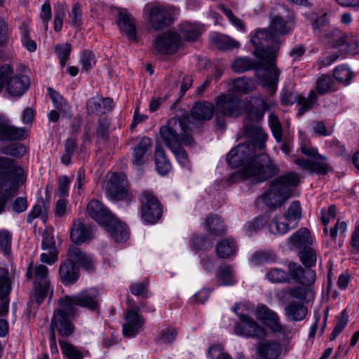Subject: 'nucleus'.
I'll use <instances>...</instances> for the list:
<instances>
[{
  "instance_id": "14",
  "label": "nucleus",
  "mask_w": 359,
  "mask_h": 359,
  "mask_svg": "<svg viewBox=\"0 0 359 359\" xmlns=\"http://www.w3.org/2000/svg\"><path fill=\"white\" fill-rule=\"evenodd\" d=\"M294 163L311 174H316L318 175H325L330 170L328 158L321 154L310 160L303 158H295Z\"/></svg>"
},
{
  "instance_id": "43",
  "label": "nucleus",
  "mask_w": 359,
  "mask_h": 359,
  "mask_svg": "<svg viewBox=\"0 0 359 359\" xmlns=\"http://www.w3.org/2000/svg\"><path fill=\"white\" fill-rule=\"evenodd\" d=\"M327 42L333 48H339L346 43L347 35L340 30L334 29L327 34Z\"/></svg>"
},
{
  "instance_id": "53",
  "label": "nucleus",
  "mask_w": 359,
  "mask_h": 359,
  "mask_svg": "<svg viewBox=\"0 0 359 359\" xmlns=\"http://www.w3.org/2000/svg\"><path fill=\"white\" fill-rule=\"evenodd\" d=\"M269 125L276 140L278 142H280L282 139V126L276 115L273 114L269 115Z\"/></svg>"
},
{
  "instance_id": "59",
  "label": "nucleus",
  "mask_w": 359,
  "mask_h": 359,
  "mask_svg": "<svg viewBox=\"0 0 359 359\" xmlns=\"http://www.w3.org/2000/svg\"><path fill=\"white\" fill-rule=\"evenodd\" d=\"M334 78L341 83H349L352 79V72L346 66L337 67L334 71Z\"/></svg>"
},
{
  "instance_id": "42",
  "label": "nucleus",
  "mask_w": 359,
  "mask_h": 359,
  "mask_svg": "<svg viewBox=\"0 0 359 359\" xmlns=\"http://www.w3.org/2000/svg\"><path fill=\"white\" fill-rule=\"evenodd\" d=\"M11 291V282L7 270L0 268V299L4 300Z\"/></svg>"
},
{
  "instance_id": "50",
  "label": "nucleus",
  "mask_w": 359,
  "mask_h": 359,
  "mask_svg": "<svg viewBox=\"0 0 359 359\" xmlns=\"http://www.w3.org/2000/svg\"><path fill=\"white\" fill-rule=\"evenodd\" d=\"M251 260L255 265H261L265 263L275 262L276 256L271 252L258 251L253 254Z\"/></svg>"
},
{
  "instance_id": "60",
  "label": "nucleus",
  "mask_w": 359,
  "mask_h": 359,
  "mask_svg": "<svg viewBox=\"0 0 359 359\" xmlns=\"http://www.w3.org/2000/svg\"><path fill=\"white\" fill-rule=\"evenodd\" d=\"M52 18L51 8L49 0H46L43 4L41 7V13L39 18L43 24V28L45 32L48 29V22Z\"/></svg>"
},
{
  "instance_id": "24",
  "label": "nucleus",
  "mask_w": 359,
  "mask_h": 359,
  "mask_svg": "<svg viewBox=\"0 0 359 359\" xmlns=\"http://www.w3.org/2000/svg\"><path fill=\"white\" fill-rule=\"evenodd\" d=\"M152 146V141L149 137H143L133 151V163L140 166L147 162V156Z\"/></svg>"
},
{
  "instance_id": "26",
  "label": "nucleus",
  "mask_w": 359,
  "mask_h": 359,
  "mask_svg": "<svg viewBox=\"0 0 359 359\" xmlns=\"http://www.w3.org/2000/svg\"><path fill=\"white\" fill-rule=\"evenodd\" d=\"M59 276L63 284L72 285L79 279V269L74 263L66 259L60 266Z\"/></svg>"
},
{
  "instance_id": "11",
  "label": "nucleus",
  "mask_w": 359,
  "mask_h": 359,
  "mask_svg": "<svg viewBox=\"0 0 359 359\" xmlns=\"http://www.w3.org/2000/svg\"><path fill=\"white\" fill-rule=\"evenodd\" d=\"M141 215L142 219L148 224H154L161 217L162 205L157 197L151 191L142 192L141 198Z\"/></svg>"
},
{
  "instance_id": "12",
  "label": "nucleus",
  "mask_w": 359,
  "mask_h": 359,
  "mask_svg": "<svg viewBox=\"0 0 359 359\" xmlns=\"http://www.w3.org/2000/svg\"><path fill=\"white\" fill-rule=\"evenodd\" d=\"M105 190L108 197L111 200L130 201L133 198L128 187V181L125 175L122 173H114L106 182Z\"/></svg>"
},
{
  "instance_id": "13",
  "label": "nucleus",
  "mask_w": 359,
  "mask_h": 359,
  "mask_svg": "<svg viewBox=\"0 0 359 359\" xmlns=\"http://www.w3.org/2000/svg\"><path fill=\"white\" fill-rule=\"evenodd\" d=\"M149 21L155 30L168 27L174 21L173 10L165 6H152L149 9Z\"/></svg>"
},
{
  "instance_id": "35",
  "label": "nucleus",
  "mask_w": 359,
  "mask_h": 359,
  "mask_svg": "<svg viewBox=\"0 0 359 359\" xmlns=\"http://www.w3.org/2000/svg\"><path fill=\"white\" fill-rule=\"evenodd\" d=\"M48 92L55 107L65 116L71 117L72 116L71 106L53 88L49 87Z\"/></svg>"
},
{
  "instance_id": "27",
  "label": "nucleus",
  "mask_w": 359,
  "mask_h": 359,
  "mask_svg": "<svg viewBox=\"0 0 359 359\" xmlns=\"http://www.w3.org/2000/svg\"><path fill=\"white\" fill-rule=\"evenodd\" d=\"M215 107L208 101H199L194 104L191 114L194 118L199 121H209L212 118Z\"/></svg>"
},
{
  "instance_id": "17",
  "label": "nucleus",
  "mask_w": 359,
  "mask_h": 359,
  "mask_svg": "<svg viewBox=\"0 0 359 359\" xmlns=\"http://www.w3.org/2000/svg\"><path fill=\"white\" fill-rule=\"evenodd\" d=\"M116 22L121 32L130 41L136 40V27L135 20L126 9H116Z\"/></svg>"
},
{
  "instance_id": "54",
  "label": "nucleus",
  "mask_w": 359,
  "mask_h": 359,
  "mask_svg": "<svg viewBox=\"0 0 359 359\" xmlns=\"http://www.w3.org/2000/svg\"><path fill=\"white\" fill-rule=\"evenodd\" d=\"M219 9L222 11L228 18L231 24L235 26L238 30L245 32V27L244 22L235 16L233 12L224 5L220 4L218 6Z\"/></svg>"
},
{
  "instance_id": "38",
  "label": "nucleus",
  "mask_w": 359,
  "mask_h": 359,
  "mask_svg": "<svg viewBox=\"0 0 359 359\" xmlns=\"http://www.w3.org/2000/svg\"><path fill=\"white\" fill-rule=\"evenodd\" d=\"M256 88L255 82L246 77L238 78L232 81L231 89L234 92L247 94Z\"/></svg>"
},
{
  "instance_id": "4",
  "label": "nucleus",
  "mask_w": 359,
  "mask_h": 359,
  "mask_svg": "<svg viewBox=\"0 0 359 359\" xmlns=\"http://www.w3.org/2000/svg\"><path fill=\"white\" fill-rule=\"evenodd\" d=\"M23 182L22 168L14 160L0 156V214L4 211L8 198L18 192Z\"/></svg>"
},
{
  "instance_id": "37",
  "label": "nucleus",
  "mask_w": 359,
  "mask_h": 359,
  "mask_svg": "<svg viewBox=\"0 0 359 359\" xmlns=\"http://www.w3.org/2000/svg\"><path fill=\"white\" fill-rule=\"evenodd\" d=\"M236 251V245L233 239H226L219 242L216 246L217 255L222 259L233 256Z\"/></svg>"
},
{
  "instance_id": "10",
  "label": "nucleus",
  "mask_w": 359,
  "mask_h": 359,
  "mask_svg": "<svg viewBox=\"0 0 359 359\" xmlns=\"http://www.w3.org/2000/svg\"><path fill=\"white\" fill-rule=\"evenodd\" d=\"M270 17L269 29L277 36L290 34L295 27V15L283 5L278 6Z\"/></svg>"
},
{
  "instance_id": "63",
  "label": "nucleus",
  "mask_w": 359,
  "mask_h": 359,
  "mask_svg": "<svg viewBox=\"0 0 359 359\" xmlns=\"http://www.w3.org/2000/svg\"><path fill=\"white\" fill-rule=\"evenodd\" d=\"M12 234L6 229L0 231V247L1 250L8 255L11 250Z\"/></svg>"
},
{
  "instance_id": "29",
  "label": "nucleus",
  "mask_w": 359,
  "mask_h": 359,
  "mask_svg": "<svg viewBox=\"0 0 359 359\" xmlns=\"http://www.w3.org/2000/svg\"><path fill=\"white\" fill-rule=\"evenodd\" d=\"M308 313L307 308L301 302L292 301L285 308V316L292 321L304 320Z\"/></svg>"
},
{
  "instance_id": "48",
  "label": "nucleus",
  "mask_w": 359,
  "mask_h": 359,
  "mask_svg": "<svg viewBox=\"0 0 359 359\" xmlns=\"http://www.w3.org/2000/svg\"><path fill=\"white\" fill-rule=\"evenodd\" d=\"M36 218H40L43 222H46L48 216L43 204H36L34 205L27 215V222L32 224Z\"/></svg>"
},
{
  "instance_id": "39",
  "label": "nucleus",
  "mask_w": 359,
  "mask_h": 359,
  "mask_svg": "<svg viewBox=\"0 0 359 359\" xmlns=\"http://www.w3.org/2000/svg\"><path fill=\"white\" fill-rule=\"evenodd\" d=\"M299 257L301 262L306 268L314 266L316 264V251L311 247L304 246V248L299 251Z\"/></svg>"
},
{
  "instance_id": "44",
  "label": "nucleus",
  "mask_w": 359,
  "mask_h": 359,
  "mask_svg": "<svg viewBox=\"0 0 359 359\" xmlns=\"http://www.w3.org/2000/svg\"><path fill=\"white\" fill-rule=\"evenodd\" d=\"M283 215L289 219L292 226H297L302 216L300 203L297 201H293Z\"/></svg>"
},
{
  "instance_id": "15",
  "label": "nucleus",
  "mask_w": 359,
  "mask_h": 359,
  "mask_svg": "<svg viewBox=\"0 0 359 359\" xmlns=\"http://www.w3.org/2000/svg\"><path fill=\"white\" fill-rule=\"evenodd\" d=\"M181 45V39L177 34L167 32L159 35L154 41L155 50L162 54L169 55L175 53Z\"/></svg>"
},
{
  "instance_id": "3",
  "label": "nucleus",
  "mask_w": 359,
  "mask_h": 359,
  "mask_svg": "<svg viewBox=\"0 0 359 359\" xmlns=\"http://www.w3.org/2000/svg\"><path fill=\"white\" fill-rule=\"evenodd\" d=\"M98 296L97 290L90 288L76 295L61 298L59 302L60 307L54 311V323L57 327L58 333L62 337H69L74 332V326L72 320L77 312L76 306L98 311Z\"/></svg>"
},
{
  "instance_id": "5",
  "label": "nucleus",
  "mask_w": 359,
  "mask_h": 359,
  "mask_svg": "<svg viewBox=\"0 0 359 359\" xmlns=\"http://www.w3.org/2000/svg\"><path fill=\"white\" fill-rule=\"evenodd\" d=\"M299 183L300 176L295 172L281 175L271 181L269 189L262 196V201L269 208H279L292 196Z\"/></svg>"
},
{
  "instance_id": "58",
  "label": "nucleus",
  "mask_w": 359,
  "mask_h": 359,
  "mask_svg": "<svg viewBox=\"0 0 359 359\" xmlns=\"http://www.w3.org/2000/svg\"><path fill=\"white\" fill-rule=\"evenodd\" d=\"M2 152L13 156H22L27 152V148L18 143H12L2 149Z\"/></svg>"
},
{
  "instance_id": "20",
  "label": "nucleus",
  "mask_w": 359,
  "mask_h": 359,
  "mask_svg": "<svg viewBox=\"0 0 359 359\" xmlns=\"http://www.w3.org/2000/svg\"><path fill=\"white\" fill-rule=\"evenodd\" d=\"M25 137L24 128L12 126L5 116H0V138L1 140H22Z\"/></svg>"
},
{
  "instance_id": "16",
  "label": "nucleus",
  "mask_w": 359,
  "mask_h": 359,
  "mask_svg": "<svg viewBox=\"0 0 359 359\" xmlns=\"http://www.w3.org/2000/svg\"><path fill=\"white\" fill-rule=\"evenodd\" d=\"M140 307L129 309L127 311L126 323L123 326V332L126 337H133L141 330L144 323V319L139 314Z\"/></svg>"
},
{
  "instance_id": "62",
  "label": "nucleus",
  "mask_w": 359,
  "mask_h": 359,
  "mask_svg": "<svg viewBox=\"0 0 359 359\" xmlns=\"http://www.w3.org/2000/svg\"><path fill=\"white\" fill-rule=\"evenodd\" d=\"M80 62L84 71H89L95 65L96 59L95 55L90 50L83 51L80 59Z\"/></svg>"
},
{
  "instance_id": "49",
  "label": "nucleus",
  "mask_w": 359,
  "mask_h": 359,
  "mask_svg": "<svg viewBox=\"0 0 359 359\" xmlns=\"http://www.w3.org/2000/svg\"><path fill=\"white\" fill-rule=\"evenodd\" d=\"M59 344L62 350V353L68 358V359H82L83 354L81 352L74 347L73 345L70 344L66 341L60 340Z\"/></svg>"
},
{
  "instance_id": "47",
  "label": "nucleus",
  "mask_w": 359,
  "mask_h": 359,
  "mask_svg": "<svg viewBox=\"0 0 359 359\" xmlns=\"http://www.w3.org/2000/svg\"><path fill=\"white\" fill-rule=\"evenodd\" d=\"M77 148V144L74 138H68L65 143V151L61 156V162L68 165L71 163L72 155L74 154Z\"/></svg>"
},
{
  "instance_id": "1",
  "label": "nucleus",
  "mask_w": 359,
  "mask_h": 359,
  "mask_svg": "<svg viewBox=\"0 0 359 359\" xmlns=\"http://www.w3.org/2000/svg\"><path fill=\"white\" fill-rule=\"evenodd\" d=\"M263 109H255L248 114L244 121L245 135L250 141L240 144L233 148L226 156V161L232 168H241L229 177L230 183H237L243 180H250L254 183L263 182L276 175L279 168L274 164L265 153L256 154V150H263L267 140V134L259 125L268 105L262 102Z\"/></svg>"
},
{
  "instance_id": "21",
  "label": "nucleus",
  "mask_w": 359,
  "mask_h": 359,
  "mask_svg": "<svg viewBox=\"0 0 359 359\" xmlns=\"http://www.w3.org/2000/svg\"><path fill=\"white\" fill-rule=\"evenodd\" d=\"M88 215L96 222L104 225L113 217L108 209L97 200H91L86 208Z\"/></svg>"
},
{
  "instance_id": "18",
  "label": "nucleus",
  "mask_w": 359,
  "mask_h": 359,
  "mask_svg": "<svg viewBox=\"0 0 359 359\" xmlns=\"http://www.w3.org/2000/svg\"><path fill=\"white\" fill-rule=\"evenodd\" d=\"M93 226L85 224L81 219H76L72 225L70 238L74 243L81 245L93 238Z\"/></svg>"
},
{
  "instance_id": "22",
  "label": "nucleus",
  "mask_w": 359,
  "mask_h": 359,
  "mask_svg": "<svg viewBox=\"0 0 359 359\" xmlns=\"http://www.w3.org/2000/svg\"><path fill=\"white\" fill-rule=\"evenodd\" d=\"M104 226L111 237L117 243L126 241L129 238L126 225L112 217Z\"/></svg>"
},
{
  "instance_id": "7",
  "label": "nucleus",
  "mask_w": 359,
  "mask_h": 359,
  "mask_svg": "<svg viewBox=\"0 0 359 359\" xmlns=\"http://www.w3.org/2000/svg\"><path fill=\"white\" fill-rule=\"evenodd\" d=\"M187 118L173 117L169 119L166 125L160 128L159 135L166 145L171 150L181 144L187 147L195 144V141L190 133Z\"/></svg>"
},
{
  "instance_id": "55",
  "label": "nucleus",
  "mask_w": 359,
  "mask_h": 359,
  "mask_svg": "<svg viewBox=\"0 0 359 359\" xmlns=\"http://www.w3.org/2000/svg\"><path fill=\"white\" fill-rule=\"evenodd\" d=\"M333 80L331 76L322 75L316 82V90L318 94L323 95L331 90Z\"/></svg>"
},
{
  "instance_id": "19",
  "label": "nucleus",
  "mask_w": 359,
  "mask_h": 359,
  "mask_svg": "<svg viewBox=\"0 0 359 359\" xmlns=\"http://www.w3.org/2000/svg\"><path fill=\"white\" fill-rule=\"evenodd\" d=\"M287 266L290 279L292 278L296 282L305 285H311L315 283L316 274L313 270H304L301 265L294 262H290Z\"/></svg>"
},
{
  "instance_id": "6",
  "label": "nucleus",
  "mask_w": 359,
  "mask_h": 359,
  "mask_svg": "<svg viewBox=\"0 0 359 359\" xmlns=\"http://www.w3.org/2000/svg\"><path fill=\"white\" fill-rule=\"evenodd\" d=\"M256 102L257 107H254L250 102L245 101L234 94L227 93L218 95L215 100V118L218 126L220 127L224 126L223 122L219 121V115L237 118L246 114L244 121L248 118V114L251 111L263 109L262 102L269 106L262 97H258Z\"/></svg>"
},
{
  "instance_id": "8",
  "label": "nucleus",
  "mask_w": 359,
  "mask_h": 359,
  "mask_svg": "<svg viewBox=\"0 0 359 359\" xmlns=\"http://www.w3.org/2000/svg\"><path fill=\"white\" fill-rule=\"evenodd\" d=\"M247 310L245 305L236 304L233 311L238 316L241 321L234 325V333L246 338H257L264 339L267 332L255 320L245 313Z\"/></svg>"
},
{
  "instance_id": "56",
  "label": "nucleus",
  "mask_w": 359,
  "mask_h": 359,
  "mask_svg": "<svg viewBox=\"0 0 359 359\" xmlns=\"http://www.w3.org/2000/svg\"><path fill=\"white\" fill-rule=\"evenodd\" d=\"M72 46L69 43L58 44L55 46V52L57 55L61 67L63 68L69 58Z\"/></svg>"
},
{
  "instance_id": "45",
  "label": "nucleus",
  "mask_w": 359,
  "mask_h": 359,
  "mask_svg": "<svg viewBox=\"0 0 359 359\" xmlns=\"http://www.w3.org/2000/svg\"><path fill=\"white\" fill-rule=\"evenodd\" d=\"M318 96L314 90H311L308 97H301L298 100L299 108L297 112L298 116H302L309 111L317 101Z\"/></svg>"
},
{
  "instance_id": "30",
  "label": "nucleus",
  "mask_w": 359,
  "mask_h": 359,
  "mask_svg": "<svg viewBox=\"0 0 359 359\" xmlns=\"http://www.w3.org/2000/svg\"><path fill=\"white\" fill-rule=\"evenodd\" d=\"M210 41L213 46L221 50H230L240 47L238 41L218 33H214L210 36Z\"/></svg>"
},
{
  "instance_id": "33",
  "label": "nucleus",
  "mask_w": 359,
  "mask_h": 359,
  "mask_svg": "<svg viewBox=\"0 0 359 359\" xmlns=\"http://www.w3.org/2000/svg\"><path fill=\"white\" fill-rule=\"evenodd\" d=\"M157 172L161 175H166L171 170V163L165 156V151L161 145H156L154 154Z\"/></svg>"
},
{
  "instance_id": "36",
  "label": "nucleus",
  "mask_w": 359,
  "mask_h": 359,
  "mask_svg": "<svg viewBox=\"0 0 359 359\" xmlns=\"http://www.w3.org/2000/svg\"><path fill=\"white\" fill-rule=\"evenodd\" d=\"M205 228L210 235L214 236H218L225 231L224 222L217 215H210L206 218Z\"/></svg>"
},
{
  "instance_id": "52",
  "label": "nucleus",
  "mask_w": 359,
  "mask_h": 359,
  "mask_svg": "<svg viewBox=\"0 0 359 359\" xmlns=\"http://www.w3.org/2000/svg\"><path fill=\"white\" fill-rule=\"evenodd\" d=\"M83 13L81 5L76 3L69 13L68 23L72 27H78L82 25Z\"/></svg>"
},
{
  "instance_id": "2",
  "label": "nucleus",
  "mask_w": 359,
  "mask_h": 359,
  "mask_svg": "<svg viewBox=\"0 0 359 359\" xmlns=\"http://www.w3.org/2000/svg\"><path fill=\"white\" fill-rule=\"evenodd\" d=\"M256 53L260 57V66L256 69L257 73L261 69L265 72L262 79L263 85L271 92H275L280 70L276 66L277 52L280 41L279 36L266 29H259L250 39Z\"/></svg>"
},
{
  "instance_id": "64",
  "label": "nucleus",
  "mask_w": 359,
  "mask_h": 359,
  "mask_svg": "<svg viewBox=\"0 0 359 359\" xmlns=\"http://www.w3.org/2000/svg\"><path fill=\"white\" fill-rule=\"evenodd\" d=\"M208 355L211 359H232L230 355L225 353L223 348L218 345H212L208 349Z\"/></svg>"
},
{
  "instance_id": "28",
  "label": "nucleus",
  "mask_w": 359,
  "mask_h": 359,
  "mask_svg": "<svg viewBox=\"0 0 359 359\" xmlns=\"http://www.w3.org/2000/svg\"><path fill=\"white\" fill-rule=\"evenodd\" d=\"M281 352L280 344L274 341L261 342L257 346L258 355L265 359H277Z\"/></svg>"
},
{
  "instance_id": "32",
  "label": "nucleus",
  "mask_w": 359,
  "mask_h": 359,
  "mask_svg": "<svg viewBox=\"0 0 359 359\" xmlns=\"http://www.w3.org/2000/svg\"><path fill=\"white\" fill-rule=\"evenodd\" d=\"M295 226H292V224L283 215H276L269 224V231L275 235H283Z\"/></svg>"
},
{
  "instance_id": "9",
  "label": "nucleus",
  "mask_w": 359,
  "mask_h": 359,
  "mask_svg": "<svg viewBox=\"0 0 359 359\" xmlns=\"http://www.w3.org/2000/svg\"><path fill=\"white\" fill-rule=\"evenodd\" d=\"M26 276L28 280L33 279L34 284V299L39 305L49 294H53V289L50 287L48 268L42 264L34 266L30 263L27 267Z\"/></svg>"
},
{
  "instance_id": "34",
  "label": "nucleus",
  "mask_w": 359,
  "mask_h": 359,
  "mask_svg": "<svg viewBox=\"0 0 359 359\" xmlns=\"http://www.w3.org/2000/svg\"><path fill=\"white\" fill-rule=\"evenodd\" d=\"M219 285H233L236 283L234 271L231 266L224 265L219 267L215 273Z\"/></svg>"
},
{
  "instance_id": "41",
  "label": "nucleus",
  "mask_w": 359,
  "mask_h": 359,
  "mask_svg": "<svg viewBox=\"0 0 359 359\" xmlns=\"http://www.w3.org/2000/svg\"><path fill=\"white\" fill-rule=\"evenodd\" d=\"M266 278L273 283H284L290 281V275L280 268H272L265 275Z\"/></svg>"
},
{
  "instance_id": "23",
  "label": "nucleus",
  "mask_w": 359,
  "mask_h": 359,
  "mask_svg": "<svg viewBox=\"0 0 359 359\" xmlns=\"http://www.w3.org/2000/svg\"><path fill=\"white\" fill-rule=\"evenodd\" d=\"M112 104L113 101L109 97H94L87 101L86 109L88 114H104L112 110Z\"/></svg>"
},
{
  "instance_id": "25",
  "label": "nucleus",
  "mask_w": 359,
  "mask_h": 359,
  "mask_svg": "<svg viewBox=\"0 0 359 359\" xmlns=\"http://www.w3.org/2000/svg\"><path fill=\"white\" fill-rule=\"evenodd\" d=\"M11 72L8 78L5 81H7V91L12 96H21L23 95L29 86L28 77L26 76H17L11 78L13 69L11 67Z\"/></svg>"
},
{
  "instance_id": "46",
  "label": "nucleus",
  "mask_w": 359,
  "mask_h": 359,
  "mask_svg": "<svg viewBox=\"0 0 359 359\" xmlns=\"http://www.w3.org/2000/svg\"><path fill=\"white\" fill-rule=\"evenodd\" d=\"M231 68L236 73H243L252 69H256V67L255 63L251 59L248 57H238L233 61Z\"/></svg>"
},
{
  "instance_id": "31",
  "label": "nucleus",
  "mask_w": 359,
  "mask_h": 359,
  "mask_svg": "<svg viewBox=\"0 0 359 359\" xmlns=\"http://www.w3.org/2000/svg\"><path fill=\"white\" fill-rule=\"evenodd\" d=\"M201 34V27L197 23L184 22L181 24L180 28V39L185 41H194L196 40Z\"/></svg>"
},
{
  "instance_id": "40",
  "label": "nucleus",
  "mask_w": 359,
  "mask_h": 359,
  "mask_svg": "<svg viewBox=\"0 0 359 359\" xmlns=\"http://www.w3.org/2000/svg\"><path fill=\"white\" fill-rule=\"evenodd\" d=\"M311 236L309 230L302 228L289 238L290 243L297 248H300L310 243Z\"/></svg>"
},
{
  "instance_id": "57",
  "label": "nucleus",
  "mask_w": 359,
  "mask_h": 359,
  "mask_svg": "<svg viewBox=\"0 0 359 359\" xmlns=\"http://www.w3.org/2000/svg\"><path fill=\"white\" fill-rule=\"evenodd\" d=\"M348 323V315L346 310H344L337 318V323L332 330L330 340H334L342 332Z\"/></svg>"
},
{
  "instance_id": "51",
  "label": "nucleus",
  "mask_w": 359,
  "mask_h": 359,
  "mask_svg": "<svg viewBox=\"0 0 359 359\" xmlns=\"http://www.w3.org/2000/svg\"><path fill=\"white\" fill-rule=\"evenodd\" d=\"M175 155V157L177 162L183 167L189 170H191V163L189 159L188 154L185 149L182 147V144L175 149L170 150Z\"/></svg>"
},
{
  "instance_id": "61",
  "label": "nucleus",
  "mask_w": 359,
  "mask_h": 359,
  "mask_svg": "<svg viewBox=\"0 0 359 359\" xmlns=\"http://www.w3.org/2000/svg\"><path fill=\"white\" fill-rule=\"evenodd\" d=\"M20 30L22 33V41L23 45L29 51H35L36 49V44L29 37L27 25L25 23H22L20 26Z\"/></svg>"
}]
</instances>
